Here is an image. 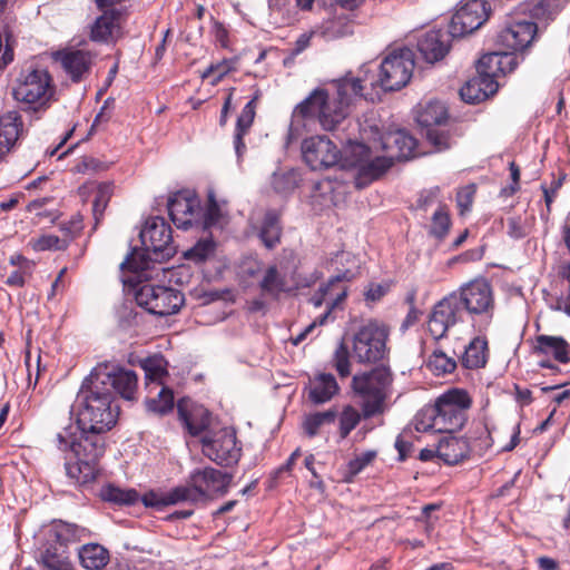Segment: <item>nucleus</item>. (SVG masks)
I'll return each instance as SVG.
<instances>
[{
	"label": "nucleus",
	"instance_id": "nucleus-1",
	"mask_svg": "<svg viewBox=\"0 0 570 570\" xmlns=\"http://www.w3.org/2000/svg\"><path fill=\"white\" fill-rule=\"evenodd\" d=\"M363 81L351 73L346 75L334 82L336 94L333 98L323 88L314 89L294 108L293 119L317 120L324 130H335L346 119L353 99L363 96Z\"/></svg>",
	"mask_w": 570,
	"mask_h": 570
},
{
	"label": "nucleus",
	"instance_id": "nucleus-2",
	"mask_svg": "<svg viewBox=\"0 0 570 570\" xmlns=\"http://www.w3.org/2000/svg\"><path fill=\"white\" fill-rule=\"evenodd\" d=\"M79 434L72 426L65 428L57 433L55 442L57 448L73 453L75 462L66 461V475L77 485H88L94 483L99 473L100 459L106 451L105 433L96 429H78Z\"/></svg>",
	"mask_w": 570,
	"mask_h": 570
},
{
	"label": "nucleus",
	"instance_id": "nucleus-3",
	"mask_svg": "<svg viewBox=\"0 0 570 570\" xmlns=\"http://www.w3.org/2000/svg\"><path fill=\"white\" fill-rule=\"evenodd\" d=\"M96 376L97 373H90L78 392L77 425L108 432L117 423L120 409L114 391Z\"/></svg>",
	"mask_w": 570,
	"mask_h": 570
},
{
	"label": "nucleus",
	"instance_id": "nucleus-4",
	"mask_svg": "<svg viewBox=\"0 0 570 570\" xmlns=\"http://www.w3.org/2000/svg\"><path fill=\"white\" fill-rule=\"evenodd\" d=\"M517 57L510 53L489 52L476 65V75L460 89V96L468 104H479L493 96L499 88L498 78L514 71Z\"/></svg>",
	"mask_w": 570,
	"mask_h": 570
},
{
	"label": "nucleus",
	"instance_id": "nucleus-5",
	"mask_svg": "<svg viewBox=\"0 0 570 570\" xmlns=\"http://www.w3.org/2000/svg\"><path fill=\"white\" fill-rule=\"evenodd\" d=\"M86 534L87 530L75 523L53 522L47 542L39 550L38 563L43 570H73L68 544L80 541Z\"/></svg>",
	"mask_w": 570,
	"mask_h": 570
},
{
	"label": "nucleus",
	"instance_id": "nucleus-6",
	"mask_svg": "<svg viewBox=\"0 0 570 570\" xmlns=\"http://www.w3.org/2000/svg\"><path fill=\"white\" fill-rule=\"evenodd\" d=\"M393 375L389 367L377 366L352 379L353 391L362 399V414L371 419L385 411V401L390 395Z\"/></svg>",
	"mask_w": 570,
	"mask_h": 570
},
{
	"label": "nucleus",
	"instance_id": "nucleus-7",
	"mask_svg": "<svg viewBox=\"0 0 570 570\" xmlns=\"http://www.w3.org/2000/svg\"><path fill=\"white\" fill-rule=\"evenodd\" d=\"M390 327L382 321L371 318L352 336V356L360 364H376L387 358Z\"/></svg>",
	"mask_w": 570,
	"mask_h": 570
},
{
	"label": "nucleus",
	"instance_id": "nucleus-8",
	"mask_svg": "<svg viewBox=\"0 0 570 570\" xmlns=\"http://www.w3.org/2000/svg\"><path fill=\"white\" fill-rule=\"evenodd\" d=\"M461 312L465 311L472 317L483 316L487 328L492 322L495 308L494 294L491 284L483 277L472 279L452 292Z\"/></svg>",
	"mask_w": 570,
	"mask_h": 570
},
{
	"label": "nucleus",
	"instance_id": "nucleus-9",
	"mask_svg": "<svg viewBox=\"0 0 570 570\" xmlns=\"http://www.w3.org/2000/svg\"><path fill=\"white\" fill-rule=\"evenodd\" d=\"M472 403L469 392L459 387L449 389L436 397L434 404L444 433L452 434L464 426Z\"/></svg>",
	"mask_w": 570,
	"mask_h": 570
},
{
	"label": "nucleus",
	"instance_id": "nucleus-10",
	"mask_svg": "<svg viewBox=\"0 0 570 570\" xmlns=\"http://www.w3.org/2000/svg\"><path fill=\"white\" fill-rule=\"evenodd\" d=\"M537 30V23L529 20L524 13L514 12L507 16L495 37V45L505 51L498 52L515 57L514 52L522 51L531 45Z\"/></svg>",
	"mask_w": 570,
	"mask_h": 570
},
{
	"label": "nucleus",
	"instance_id": "nucleus-11",
	"mask_svg": "<svg viewBox=\"0 0 570 570\" xmlns=\"http://www.w3.org/2000/svg\"><path fill=\"white\" fill-rule=\"evenodd\" d=\"M136 303L148 313L168 316L177 313L185 303L184 294L175 288L145 284L135 294Z\"/></svg>",
	"mask_w": 570,
	"mask_h": 570
},
{
	"label": "nucleus",
	"instance_id": "nucleus-12",
	"mask_svg": "<svg viewBox=\"0 0 570 570\" xmlns=\"http://www.w3.org/2000/svg\"><path fill=\"white\" fill-rule=\"evenodd\" d=\"M414 53L401 48L387 55L380 67V83L384 91H395L405 87L414 70Z\"/></svg>",
	"mask_w": 570,
	"mask_h": 570
},
{
	"label": "nucleus",
	"instance_id": "nucleus-13",
	"mask_svg": "<svg viewBox=\"0 0 570 570\" xmlns=\"http://www.w3.org/2000/svg\"><path fill=\"white\" fill-rule=\"evenodd\" d=\"M12 94L17 101L43 107L55 94L52 78L46 69L29 70L21 73Z\"/></svg>",
	"mask_w": 570,
	"mask_h": 570
},
{
	"label": "nucleus",
	"instance_id": "nucleus-14",
	"mask_svg": "<svg viewBox=\"0 0 570 570\" xmlns=\"http://www.w3.org/2000/svg\"><path fill=\"white\" fill-rule=\"evenodd\" d=\"M142 245L150 250L154 259L161 263L173 257L176 253L171 227L163 217L149 218L140 232Z\"/></svg>",
	"mask_w": 570,
	"mask_h": 570
},
{
	"label": "nucleus",
	"instance_id": "nucleus-15",
	"mask_svg": "<svg viewBox=\"0 0 570 570\" xmlns=\"http://www.w3.org/2000/svg\"><path fill=\"white\" fill-rule=\"evenodd\" d=\"M202 450L205 456L223 466L237 463L242 453L235 431L226 428L220 429L213 436H204Z\"/></svg>",
	"mask_w": 570,
	"mask_h": 570
},
{
	"label": "nucleus",
	"instance_id": "nucleus-16",
	"mask_svg": "<svg viewBox=\"0 0 570 570\" xmlns=\"http://www.w3.org/2000/svg\"><path fill=\"white\" fill-rule=\"evenodd\" d=\"M90 373H97L96 377L104 381L115 395L128 401L136 399L138 376L135 371L105 361L98 363Z\"/></svg>",
	"mask_w": 570,
	"mask_h": 570
},
{
	"label": "nucleus",
	"instance_id": "nucleus-17",
	"mask_svg": "<svg viewBox=\"0 0 570 570\" xmlns=\"http://www.w3.org/2000/svg\"><path fill=\"white\" fill-rule=\"evenodd\" d=\"M488 0H468L452 16L449 28L452 38H460L479 29L489 18Z\"/></svg>",
	"mask_w": 570,
	"mask_h": 570
},
{
	"label": "nucleus",
	"instance_id": "nucleus-18",
	"mask_svg": "<svg viewBox=\"0 0 570 570\" xmlns=\"http://www.w3.org/2000/svg\"><path fill=\"white\" fill-rule=\"evenodd\" d=\"M456 302V296L450 293L433 306L428 321V331L435 343L446 336L450 327L462 321V312Z\"/></svg>",
	"mask_w": 570,
	"mask_h": 570
},
{
	"label": "nucleus",
	"instance_id": "nucleus-19",
	"mask_svg": "<svg viewBox=\"0 0 570 570\" xmlns=\"http://www.w3.org/2000/svg\"><path fill=\"white\" fill-rule=\"evenodd\" d=\"M302 154L312 170L330 168L338 163L337 147L324 136H314L303 140Z\"/></svg>",
	"mask_w": 570,
	"mask_h": 570
},
{
	"label": "nucleus",
	"instance_id": "nucleus-20",
	"mask_svg": "<svg viewBox=\"0 0 570 570\" xmlns=\"http://www.w3.org/2000/svg\"><path fill=\"white\" fill-rule=\"evenodd\" d=\"M532 353L537 356H546L552 358L560 364L570 363V344L562 336L540 334L534 337ZM542 368L557 371L558 366L550 360L539 362Z\"/></svg>",
	"mask_w": 570,
	"mask_h": 570
},
{
	"label": "nucleus",
	"instance_id": "nucleus-21",
	"mask_svg": "<svg viewBox=\"0 0 570 570\" xmlns=\"http://www.w3.org/2000/svg\"><path fill=\"white\" fill-rule=\"evenodd\" d=\"M168 214L177 228L188 229L197 222L200 202L189 190H179L168 198Z\"/></svg>",
	"mask_w": 570,
	"mask_h": 570
},
{
	"label": "nucleus",
	"instance_id": "nucleus-22",
	"mask_svg": "<svg viewBox=\"0 0 570 570\" xmlns=\"http://www.w3.org/2000/svg\"><path fill=\"white\" fill-rule=\"evenodd\" d=\"M104 12L91 26L90 39L96 42H110L121 36L122 22L127 18L125 8L101 9Z\"/></svg>",
	"mask_w": 570,
	"mask_h": 570
},
{
	"label": "nucleus",
	"instance_id": "nucleus-23",
	"mask_svg": "<svg viewBox=\"0 0 570 570\" xmlns=\"http://www.w3.org/2000/svg\"><path fill=\"white\" fill-rule=\"evenodd\" d=\"M53 60L59 62L72 82L78 83L90 72L92 57L89 51L81 49H62L53 53Z\"/></svg>",
	"mask_w": 570,
	"mask_h": 570
},
{
	"label": "nucleus",
	"instance_id": "nucleus-24",
	"mask_svg": "<svg viewBox=\"0 0 570 570\" xmlns=\"http://www.w3.org/2000/svg\"><path fill=\"white\" fill-rule=\"evenodd\" d=\"M177 414L179 421L191 436L200 435L210 425V412L205 406L196 404L187 397L178 400Z\"/></svg>",
	"mask_w": 570,
	"mask_h": 570
},
{
	"label": "nucleus",
	"instance_id": "nucleus-25",
	"mask_svg": "<svg viewBox=\"0 0 570 570\" xmlns=\"http://www.w3.org/2000/svg\"><path fill=\"white\" fill-rule=\"evenodd\" d=\"M451 33L442 29H431L417 39V50L426 62L442 60L451 48Z\"/></svg>",
	"mask_w": 570,
	"mask_h": 570
},
{
	"label": "nucleus",
	"instance_id": "nucleus-26",
	"mask_svg": "<svg viewBox=\"0 0 570 570\" xmlns=\"http://www.w3.org/2000/svg\"><path fill=\"white\" fill-rule=\"evenodd\" d=\"M232 475L220 470L207 466L203 470H195L190 482L202 492V500L210 494H225L232 482Z\"/></svg>",
	"mask_w": 570,
	"mask_h": 570
},
{
	"label": "nucleus",
	"instance_id": "nucleus-27",
	"mask_svg": "<svg viewBox=\"0 0 570 570\" xmlns=\"http://www.w3.org/2000/svg\"><path fill=\"white\" fill-rule=\"evenodd\" d=\"M23 135V120L17 110L0 115V161L16 147Z\"/></svg>",
	"mask_w": 570,
	"mask_h": 570
},
{
	"label": "nucleus",
	"instance_id": "nucleus-28",
	"mask_svg": "<svg viewBox=\"0 0 570 570\" xmlns=\"http://www.w3.org/2000/svg\"><path fill=\"white\" fill-rule=\"evenodd\" d=\"M261 90L256 88L253 97L244 106V108L242 109L240 114L237 117L234 131V147L238 158H242L246 151V144L244 141V137L248 135L254 124L257 104L261 98Z\"/></svg>",
	"mask_w": 570,
	"mask_h": 570
},
{
	"label": "nucleus",
	"instance_id": "nucleus-29",
	"mask_svg": "<svg viewBox=\"0 0 570 570\" xmlns=\"http://www.w3.org/2000/svg\"><path fill=\"white\" fill-rule=\"evenodd\" d=\"M490 357L489 342L485 336H475L464 347L459 363L465 370H481L488 364Z\"/></svg>",
	"mask_w": 570,
	"mask_h": 570
},
{
	"label": "nucleus",
	"instance_id": "nucleus-30",
	"mask_svg": "<svg viewBox=\"0 0 570 570\" xmlns=\"http://www.w3.org/2000/svg\"><path fill=\"white\" fill-rule=\"evenodd\" d=\"M438 458L448 465H456L470 459L469 441L454 435L444 436L438 444Z\"/></svg>",
	"mask_w": 570,
	"mask_h": 570
},
{
	"label": "nucleus",
	"instance_id": "nucleus-31",
	"mask_svg": "<svg viewBox=\"0 0 570 570\" xmlns=\"http://www.w3.org/2000/svg\"><path fill=\"white\" fill-rule=\"evenodd\" d=\"M340 391L336 379L331 373L316 374L309 382L308 399L320 405L331 401Z\"/></svg>",
	"mask_w": 570,
	"mask_h": 570
},
{
	"label": "nucleus",
	"instance_id": "nucleus-32",
	"mask_svg": "<svg viewBox=\"0 0 570 570\" xmlns=\"http://www.w3.org/2000/svg\"><path fill=\"white\" fill-rule=\"evenodd\" d=\"M145 371L146 387L151 394L158 386L166 385L165 379L168 376L167 361L161 355L149 356L140 362Z\"/></svg>",
	"mask_w": 570,
	"mask_h": 570
},
{
	"label": "nucleus",
	"instance_id": "nucleus-33",
	"mask_svg": "<svg viewBox=\"0 0 570 570\" xmlns=\"http://www.w3.org/2000/svg\"><path fill=\"white\" fill-rule=\"evenodd\" d=\"M393 166L392 157L379 156L361 165L355 177V186L364 188L372 181L379 179Z\"/></svg>",
	"mask_w": 570,
	"mask_h": 570
},
{
	"label": "nucleus",
	"instance_id": "nucleus-34",
	"mask_svg": "<svg viewBox=\"0 0 570 570\" xmlns=\"http://www.w3.org/2000/svg\"><path fill=\"white\" fill-rule=\"evenodd\" d=\"M282 234L283 227L279 214L274 209L267 210L258 232L261 242L267 249H274L281 244Z\"/></svg>",
	"mask_w": 570,
	"mask_h": 570
},
{
	"label": "nucleus",
	"instance_id": "nucleus-35",
	"mask_svg": "<svg viewBox=\"0 0 570 570\" xmlns=\"http://www.w3.org/2000/svg\"><path fill=\"white\" fill-rule=\"evenodd\" d=\"M80 564L88 570H100L109 562V551L99 543L83 544L78 552Z\"/></svg>",
	"mask_w": 570,
	"mask_h": 570
},
{
	"label": "nucleus",
	"instance_id": "nucleus-36",
	"mask_svg": "<svg viewBox=\"0 0 570 570\" xmlns=\"http://www.w3.org/2000/svg\"><path fill=\"white\" fill-rule=\"evenodd\" d=\"M448 119V110L443 102L434 100L423 106L416 115V121L421 127L435 129Z\"/></svg>",
	"mask_w": 570,
	"mask_h": 570
},
{
	"label": "nucleus",
	"instance_id": "nucleus-37",
	"mask_svg": "<svg viewBox=\"0 0 570 570\" xmlns=\"http://www.w3.org/2000/svg\"><path fill=\"white\" fill-rule=\"evenodd\" d=\"M464 439L469 441L471 456H483L493 445L491 431L484 423L472 428Z\"/></svg>",
	"mask_w": 570,
	"mask_h": 570
},
{
	"label": "nucleus",
	"instance_id": "nucleus-38",
	"mask_svg": "<svg viewBox=\"0 0 570 570\" xmlns=\"http://www.w3.org/2000/svg\"><path fill=\"white\" fill-rule=\"evenodd\" d=\"M458 364L459 360L449 356L440 346L434 347L425 362L426 368L435 376L452 374Z\"/></svg>",
	"mask_w": 570,
	"mask_h": 570
},
{
	"label": "nucleus",
	"instance_id": "nucleus-39",
	"mask_svg": "<svg viewBox=\"0 0 570 570\" xmlns=\"http://www.w3.org/2000/svg\"><path fill=\"white\" fill-rule=\"evenodd\" d=\"M259 288L264 295L278 298L282 293L288 292L285 276H283L275 265L268 266L263 278L259 282Z\"/></svg>",
	"mask_w": 570,
	"mask_h": 570
},
{
	"label": "nucleus",
	"instance_id": "nucleus-40",
	"mask_svg": "<svg viewBox=\"0 0 570 570\" xmlns=\"http://www.w3.org/2000/svg\"><path fill=\"white\" fill-rule=\"evenodd\" d=\"M100 498L117 505H132L138 502L139 493L135 489H122L109 483L101 488Z\"/></svg>",
	"mask_w": 570,
	"mask_h": 570
},
{
	"label": "nucleus",
	"instance_id": "nucleus-41",
	"mask_svg": "<svg viewBox=\"0 0 570 570\" xmlns=\"http://www.w3.org/2000/svg\"><path fill=\"white\" fill-rule=\"evenodd\" d=\"M157 263L154 255L147 248H132L126 256L125 261L120 264V269L130 273H141L150 267V263Z\"/></svg>",
	"mask_w": 570,
	"mask_h": 570
},
{
	"label": "nucleus",
	"instance_id": "nucleus-42",
	"mask_svg": "<svg viewBox=\"0 0 570 570\" xmlns=\"http://www.w3.org/2000/svg\"><path fill=\"white\" fill-rule=\"evenodd\" d=\"M337 417V411L335 409H328L323 412H315L305 416L302 428L304 433L309 438L316 436L324 425H330L335 422Z\"/></svg>",
	"mask_w": 570,
	"mask_h": 570
},
{
	"label": "nucleus",
	"instance_id": "nucleus-43",
	"mask_svg": "<svg viewBox=\"0 0 570 570\" xmlns=\"http://www.w3.org/2000/svg\"><path fill=\"white\" fill-rule=\"evenodd\" d=\"M158 389L156 396H148L145 404L149 412L165 415L174 409V392L167 385L158 386Z\"/></svg>",
	"mask_w": 570,
	"mask_h": 570
},
{
	"label": "nucleus",
	"instance_id": "nucleus-44",
	"mask_svg": "<svg viewBox=\"0 0 570 570\" xmlns=\"http://www.w3.org/2000/svg\"><path fill=\"white\" fill-rule=\"evenodd\" d=\"M440 416L438 414L435 404H428L422 407L414 416L415 430L419 432H439L444 433L443 428L439 423Z\"/></svg>",
	"mask_w": 570,
	"mask_h": 570
},
{
	"label": "nucleus",
	"instance_id": "nucleus-45",
	"mask_svg": "<svg viewBox=\"0 0 570 570\" xmlns=\"http://www.w3.org/2000/svg\"><path fill=\"white\" fill-rule=\"evenodd\" d=\"M352 274L346 271L343 274L331 277L325 284H331L332 288L327 294V306L337 308L345 301L348 287L344 284L345 281H351Z\"/></svg>",
	"mask_w": 570,
	"mask_h": 570
},
{
	"label": "nucleus",
	"instance_id": "nucleus-46",
	"mask_svg": "<svg viewBox=\"0 0 570 570\" xmlns=\"http://www.w3.org/2000/svg\"><path fill=\"white\" fill-rule=\"evenodd\" d=\"M217 244L212 238L199 239L193 247L184 253L187 261L196 264L204 263L215 256Z\"/></svg>",
	"mask_w": 570,
	"mask_h": 570
},
{
	"label": "nucleus",
	"instance_id": "nucleus-47",
	"mask_svg": "<svg viewBox=\"0 0 570 570\" xmlns=\"http://www.w3.org/2000/svg\"><path fill=\"white\" fill-rule=\"evenodd\" d=\"M392 141L396 148L397 153L392 157L396 159H409L414 156V151L416 148V140L403 130H399L394 134L389 135L387 142Z\"/></svg>",
	"mask_w": 570,
	"mask_h": 570
},
{
	"label": "nucleus",
	"instance_id": "nucleus-48",
	"mask_svg": "<svg viewBox=\"0 0 570 570\" xmlns=\"http://www.w3.org/2000/svg\"><path fill=\"white\" fill-rule=\"evenodd\" d=\"M451 217L445 205L440 204L431 219L430 235L442 240L449 234Z\"/></svg>",
	"mask_w": 570,
	"mask_h": 570
},
{
	"label": "nucleus",
	"instance_id": "nucleus-49",
	"mask_svg": "<svg viewBox=\"0 0 570 570\" xmlns=\"http://www.w3.org/2000/svg\"><path fill=\"white\" fill-rule=\"evenodd\" d=\"M112 190L114 186L111 183H100L97 185L95 199L92 203V214L96 224H98L102 219L104 213L111 198Z\"/></svg>",
	"mask_w": 570,
	"mask_h": 570
},
{
	"label": "nucleus",
	"instance_id": "nucleus-50",
	"mask_svg": "<svg viewBox=\"0 0 570 570\" xmlns=\"http://www.w3.org/2000/svg\"><path fill=\"white\" fill-rule=\"evenodd\" d=\"M168 505L179 502L196 503L202 500V492L191 482L189 485H179L166 493Z\"/></svg>",
	"mask_w": 570,
	"mask_h": 570
},
{
	"label": "nucleus",
	"instance_id": "nucleus-51",
	"mask_svg": "<svg viewBox=\"0 0 570 570\" xmlns=\"http://www.w3.org/2000/svg\"><path fill=\"white\" fill-rule=\"evenodd\" d=\"M225 219V214L216 199L214 190L207 194V206L203 216V225L205 228H212L220 225Z\"/></svg>",
	"mask_w": 570,
	"mask_h": 570
},
{
	"label": "nucleus",
	"instance_id": "nucleus-52",
	"mask_svg": "<svg viewBox=\"0 0 570 570\" xmlns=\"http://www.w3.org/2000/svg\"><path fill=\"white\" fill-rule=\"evenodd\" d=\"M376 458L375 451H365L351 460L347 465L346 470L343 473V481L346 483H351L354 481L355 476L362 472L368 464L373 462V460Z\"/></svg>",
	"mask_w": 570,
	"mask_h": 570
},
{
	"label": "nucleus",
	"instance_id": "nucleus-53",
	"mask_svg": "<svg viewBox=\"0 0 570 570\" xmlns=\"http://www.w3.org/2000/svg\"><path fill=\"white\" fill-rule=\"evenodd\" d=\"M29 245L35 252L65 250L69 245V240L52 234H45L37 238H31Z\"/></svg>",
	"mask_w": 570,
	"mask_h": 570
},
{
	"label": "nucleus",
	"instance_id": "nucleus-54",
	"mask_svg": "<svg viewBox=\"0 0 570 570\" xmlns=\"http://www.w3.org/2000/svg\"><path fill=\"white\" fill-rule=\"evenodd\" d=\"M363 414H361L354 406L346 405L343 407L338 417V432L341 439H346L350 433L358 425Z\"/></svg>",
	"mask_w": 570,
	"mask_h": 570
},
{
	"label": "nucleus",
	"instance_id": "nucleus-55",
	"mask_svg": "<svg viewBox=\"0 0 570 570\" xmlns=\"http://www.w3.org/2000/svg\"><path fill=\"white\" fill-rule=\"evenodd\" d=\"M348 346L341 342L332 357V367L335 368L340 377L345 379L351 375V360Z\"/></svg>",
	"mask_w": 570,
	"mask_h": 570
},
{
	"label": "nucleus",
	"instance_id": "nucleus-56",
	"mask_svg": "<svg viewBox=\"0 0 570 570\" xmlns=\"http://www.w3.org/2000/svg\"><path fill=\"white\" fill-rule=\"evenodd\" d=\"M237 60H238L237 58H232V59H224L217 63H212L203 72L202 77L208 78L210 76H214V79L212 80V85L216 86L224 79V77L226 75L236 70Z\"/></svg>",
	"mask_w": 570,
	"mask_h": 570
},
{
	"label": "nucleus",
	"instance_id": "nucleus-57",
	"mask_svg": "<svg viewBox=\"0 0 570 570\" xmlns=\"http://www.w3.org/2000/svg\"><path fill=\"white\" fill-rule=\"evenodd\" d=\"M272 186L276 193H292L298 186L297 175L294 171L275 174L272 179Z\"/></svg>",
	"mask_w": 570,
	"mask_h": 570
},
{
	"label": "nucleus",
	"instance_id": "nucleus-58",
	"mask_svg": "<svg viewBox=\"0 0 570 570\" xmlns=\"http://www.w3.org/2000/svg\"><path fill=\"white\" fill-rule=\"evenodd\" d=\"M426 139L434 146L436 151H443L449 149L452 146V138L449 131H445L440 128L428 129Z\"/></svg>",
	"mask_w": 570,
	"mask_h": 570
},
{
	"label": "nucleus",
	"instance_id": "nucleus-59",
	"mask_svg": "<svg viewBox=\"0 0 570 570\" xmlns=\"http://www.w3.org/2000/svg\"><path fill=\"white\" fill-rule=\"evenodd\" d=\"M476 188L475 185H468L462 187L456 193V203L461 210V214L469 210L473 204L474 195H475Z\"/></svg>",
	"mask_w": 570,
	"mask_h": 570
},
{
	"label": "nucleus",
	"instance_id": "nucleus-60",
	"mask_svg": "<svg viewBox=\"0 0 570 570\" xmlns=\"http://www.w3.org/2000/svg\"><path fill=\"white\" fill-rule=\"evenodd\" d=\"M210 19L213 22L212 35L214 36L216 43L224 49L229 48V30L224 26V23L216 20L213 16Z\"/></svg>",
	"mask_w": 570,
	"mask_h": 570
},
{
	"label": "nucleus",
	"instance_id": "nucleus-61",
	"mask_svg": "<svg viewBox=\"0 0 570 570\" xmlns=\"http://www.w3.org/2000/svg\"><path fill=\"white\" fill-rule=\"evenodd\" d=\"M141 502L144 503L145 507L155 508L157 510H160L164 507L168 505L166 493L163 494L154 490L146 492L141 497Z\"/></svg>",
	"mask_w": 570,
	"mask_h": 570
},
{
	"label": "nucleus",
	"instance_id": "nucleus-62",
	"mask_svg": "<svg viewBox=\"0 0 570 570\" xmlns=\"http://www.w3.org/2000/svg\"><path fill=\"white\" fill-rule=\"evenodd\" d=\"M562 178L553 179L551 181L550 187H547L546 185H541L542 191H543V198L547 207V215L551 213V206L554 199L558 196V193L562 186Z\"/></svg>",
	"mask_w": 570,
	"mask_h": 570
},
{
	"label": "nucleus",
	"instance_id": "nucleus-63",
	"mask_svg": "<svg viewBox=\"0 0 570 570\" xmlns=\"http://www.w3.org/2000/svg\"><path fill=\"white\" fill-rule=\"evenodd\" d=\"M440 194L441 190L439 187L423 190L417 199V208L428 210L430 206L440 203Z\"/></svg>",
	"mask_w": 570,
	"mask_h": 570
},
{
	"label": "nucleus",
	"instance_id": "nucleus-64",
	"mask_svg": "<svg viewBox=\"0 0 570 570\" xmlns=\"http://www.w3.org/2000/svg\"><path fill=\"white\" fill-rule=\"evenodd\" d=\"M530 16L535 19H544L551 14V1L538 0L535 3L528 7Z\"/></svg>",
	"mask_w": 570,
	"mask_h": 570
}]
</instances>
